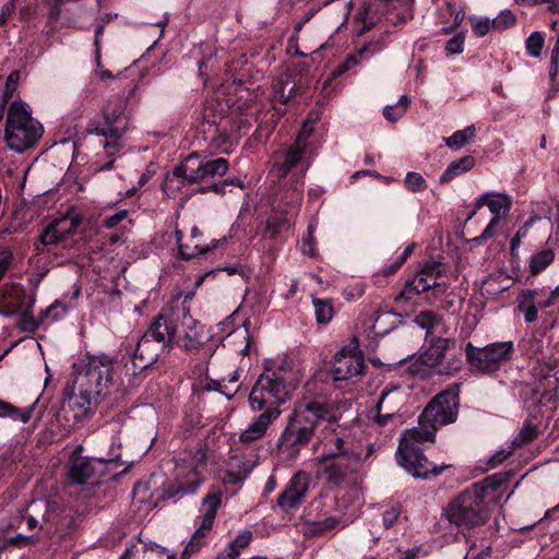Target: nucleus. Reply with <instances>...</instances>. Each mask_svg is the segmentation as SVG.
Here are the masks:
<instances>
[{
	"label": "nucleus",
	"instance_id": "nucleus-22",
	"mask_svg": "<svg viewBox=\"0 0 559 559\" xmlns=\"http://www.w3.org/2000/svg\"><path fill=\"white\" fill-rule=\"evenodd\" d=\"M312 437L313 435L306 427H299L288 421L277 440V451L281 455L293 460L297 457L300 449L307 445Z\"/></svg>",
	"mask_w": 559,
	"mask_h": 559
},
{
	"label": "nucleus",
	"instance_id": "nucleus-52",
	"mask_svg": "<svg viewBox=\"0 0 559 559\" xmlns=\"http://www.w3.org/2000/svg\"><path fill=\"white\" fill-rule=\"evenodd\" d=\"M314 226L309 225L307 228V235L302 239L301 252L305 255L313 257L316 254V242H314Z\"/></svg>",
	"mask_w": 559,
	"mask_h": 559
},
{
	"label": "nucleus",
	"instance_id": "nucleus-35",
	"mask_svg": "<svg viewBox=\"0 0 559 559\" xmlns=\"http://www.w3.org/2000/svg\"><path fill=\"white\" fill-rule=\"evenodd\" d=\"M175 237H176V241L178 245V252H179L180 257L185 260H190L197 255L205 254L211 249H213L217 246V241H214L211 247L210 246L200 247L198 243H195L193 247L183 245L181 242L182 238H183V233L179 229H176Z\"/></svg>",
	"mask_w": 559,
	"mask_h": 559
},
{
	"label": "nucleus",
	"instance_id": "nucleus-27",
	"mask_svg": "<svg viewBox=\"0 0 559 559\" xmlns=\"http://www.w3.org/2000/svg\"><path fill=\"white\" fill-rule=\"evenodd\" d=\"M86 131L90 134L100 135L105 138L103 142V147L109 155H112L114 152L120 148L119 141L122 138V135L120 134V128L114 126L111 127L109 124H106L105 122L100 124L97 121L92 120L88 122Z\"/></svg>",
	"mask_w": 559,
	"mask_h": 559
},
{
	"label": "nucleus",
	"instance_id": "nucleus-31",
	"mask_svg": "<svg viewBox=\"0 0 559 559\" xmlns=\"http://www.w3.org/2000/svg\"><path fill=\"white\" fill-rule=\"evenodd\" d=\"M67 218L56 219L51 222L40 234L39 240L44 246L57 245L67 239L68 234L64 228Z\"/></svg>",
	"mask_w": 559,
	"mask_h": 559
},
{
	"label": "nucleus",
	"instance_id": "nucleus-59",
	"mask_svg": "<svg viewBox=\"0 0 559 559\" xmlns=\"http://www.w3.org/2000/svg\"><path fill=\"white\" fill-rule=\"evenodd\" d=\"M128 216V210H119L104 219V227L114 228Z\"/></svg>",
	"mask_w": 559,
	"mask_h": 559
},
{
	"label": "nucleus",
	"instance_id": "nucleus-57",
	"mask_svg": "<svg viewBox=\"0 0 559 559\" xmlns=\"http://www.w3.org/2000/svg\"><path fill=\"white\" fill-rule=\"evenodd\" d=\"M447 11L453 15L452 27H457L463 22L465 17V12L462 7L456 5L452 2H447Z\"/></svg>",
	"mask_w": 559,
	"mask_h": 559
},
{
	"label": "nucleus",
	"instance_id": "nucleus-28",
	"mask_svg": "<svg viewBox=\"0 0 559 559\" xmlns=\"http://www.w3.org/2000/svg\"><path fill=\"white\" fill-rule=\"evenodd\" d=\"M257 416L253 421L240 433L239 441L242 443H251L262 438L269 427L278 418L275 413L263 412Z\"/></svg>",
	"mask_w": 559,
	"mask_h": 559
},
{
	"label": "nucleus",
	"instance_id": "nucleus-62",
	"mask_svg": "<svg viewBox=\"0 0 559 559\" xmlns=\"http://www.w3.org/2000/svg\"><path fill=\"white\" fill-rule=\"evenodd\" d=\"M171 174H168L165 179V190H171L176 191L179 190L181 187H183L187 183V180L183 176H178L174 181H169Z\"/></svg>",
	"mask_w": 559,
	"mask_h": 559
},
{
	"label": "nucleus",
	"instance_id": "nucleus-33",
	"mask_svg": "<svg viewBox=\"0 0 559 559\" xmlns=\"http://www.w3.org/2000/svg\"><path fill=\"white\" fill-rule=\"evenodd\" d=\"M306 170L304 169L296 179L292 180L289 187L286 189L283 199L285 203L296 212L304 199V178Z\"/></svg>",
	"mask_w": 559,
	"mask_h": 559
},
{
	"label": "nucleus",
	"instance_id": "nucleus-21",
	"mask_svg": "<svg viewBox=\"0 0 559 559\" xmlns=\"http://www.w3.org/2000/svg\"><path fill=\"white\" fill-rule=\"evenodd\" d=\"M310 133L311 128H308L306 121L295 142L285 152L276 156L272 171L278 179L285 178L301 162L306 146L304 138H307Z\"/></svg>",
	"mask_w": 559,
	"mask_h": 559
},
{
	"label": "nucleus",
	"instance_id": "nucleus-3",
	"mask_svg": "<svg viewBox=\"0 0 559 559\" xmlns=\"http://www.w3.org/2000/svg\"><path fill=\"white\" fill-rule=\"evenodd\" d=\"M114 360L107 355L92 356L74 380L78 393L69 396V405L76 411L75 417L85 416L92 403L112 380Z\"/></svg>",
	"mask_w": 559,
	"mask_h": 559
},
{
	"label": "nucleus",
	"instance_id": "nucleus-39",
	"mask_svg": "<svg viewBox=\"0 0 559 559\" xmlns=\"http://www.w3.org/2000/svg\"><path fill=\"white\" fill-rule=\"evenodd\" d=\"M476 136L475 126H468L463 130L455 131L451 136L445 139V144L452 150H460L469 143Z\"/></svg>",
	"mask_w": 559,
	"mask_h": 559
},
{
	"label": "nucleus",
	"instance_id": "nucleus-42",
	"mask_svg": "<svg viewBox=\"0 0 559 559\" xmlns=\"http://www.w3.org/2000/svg\"><path fill=\"white\" fill-rule=\"evenodd\" d=\"M539 435L538 427L531 421H526L520 429L519 433L512 440L513 449L527 444L535 440Z\"/></svg>",
	"mask_w": 559,
	"mask_h": 559
},
{
	"label": "nucleus",
	"instance_id": "nucleus-30",
	"mask_svg": "<svg viewBox=\"0 0 559 559\" xmlns=\"http://www.w3.org/2000/svg\"><path fill=\"white\" fill-rule=\"evenodd\" d=\"M103 118L106 124L120 128V134H124L127 130V120L124 116V102L122 99H110L103 109Z\"/></svg>",
	"mask_w": 559,
	"mask_h": 559
},
{
	"label": "nucleus",
	"instance_id": "nucleus-19",
	"mask_svg": "<svg viewBox=\"0 0 559 559\" xmlns=\"http://www.w3.org/2000/svg\"><path fill=\"white\" fill-rule=\"evenodd\" d=\"M400 1L401 0H369L365 10L359 13L364 23L361 32L364 33L371 29L378 22H381L382 19L394 26L405 23L407 16L404 14L397 13L394 17L391 16V10L395 7V3H400Z\"/></svg>",
	"mask_w": 559,
	"mask_h": 559
},
{
	"label": "nucleus",
	"instance_id": "nucleus-58",
	"mask_svg": "<svg viewBox=\"0 0 559 559\" xmlns=\"http://www.w3.org/2000/svg\"><path fill=\"white\" fill-rule=\"evenodd\" d=\"M33 409H34L33 406L27 407V408H17V407L13 406V411L11 412V415L9 418H11L13 420H19L23 424L28 423L31 420Z\"/></svg>",
	"mask_w": 559,
	"mask_h": 559
},
{
	"label": "nucleus",
	"instance_id": "nucleus-24",
	"mask_svg": "<svg viewBox=\"0 0 559 559\" xmlns=\"http://www.w3.org/2000/svg\"><path fill=\"white\" fill-rule=\"evenodd\" d=\"M559 297V286H557L545 301L537 300V292L534 289H523L516 297V310L524 316L526 323H533L538 318V307L547 308L552 306Z\"/></svg>",
	"mask_w": 559,
	"mask_h": 559
},
{
	"label": "nucleus",
	"instance_id": "nucleus-37",
	"mask_svg": "<svg viewBox=\"0 0 559 559\" xmlns=\"http://www.w3.org/2000/svg\"><path fill=\"white\" fill-rule=\"evenodd\" d=\"M272 96L281 104H287L296 95V85L288 80L277 79L273 83Z\"/></svg>",
	"mask_w": 559,
	"mask_h": 559
},
{
	"label": "nucleus",
	"instance_id": "nucleus-6",
	"mask_svg": "<svg viewBox=\"0 0 559 559\" xmlns=\"http://www.w3.org/2000/svg\"><path fill=\"white\" fill-rule=\"evenodd\" d=\"M488 486L476 483L464 489L443 510L442 516L461 530H472L486 524L490 519V507L486 501Z\"/></svg>",
	"mask_w": 559,
	"mask_h": 559
},
{
	"label": "nucleus",
	"instance_id": "nucleus-53",
	"mask_svg": "<svg viewBox=\"0 0 559 559\" xmlns=\"http://www.w3.org/2000/svg\"><path fill=\"white\" fill-rule=\"evenodd\" d=\"M472 31L478 36L483 37L490 31H493L492 20L487 17H479L472 21Z\"/></svg>",
	"mask_w": 559,
	"mask_h": 559
},
{
	"label": "nucleus",
	"instance_id": "nucleus-47",
	"mask_svg": "<svg viewBox=\"0 0 559 559\" xmlns=\"http://www.w3.org/2000/svg\"><path fill=\"white\" fill-rule=\"evenodd\" d=\"M493 31H504L516 24V15L511 10H502L492 19Z\"/></svg>",
	"mask_w": 559,
	"mask_h": 559
},
{
	"label": "nucleus",
	"instance_id": "nucleus-64",
	"mask_svg": "<svg viewBox=\"0 0 559 559\" xmlns=\"http://www.w3.org/2000/svg\"><path fill=\"white\" fill-rule=\"evenodd\" d=\"M513 450L514 449L512 447L511 450H501L493 454L489 460V464L491 465V467H496L498 464L502 463L507 457L511 455Z\"/></svg>",
	"mask_w": 559,
	"mask_h": 559
},
{
	"label": "nucleus",
	"instance_id": "nucleus-11",
	"mask_svg": "<svg viewBox=\"0 0 559 559\" xmlns=\"http://www.w3.org/2000/svg\"><path fill=\"white\" fill-rule=\"evenodd\" d=\"M362 455H326L316 459L318 477L330 487H340L354 480L360 465Z\"/></svg>",
	"mask_w": 559,
	"mask_h": 559
},
{
	"label": "nucleus",
	"instance_id": "nucleus-43",
	"mask_svg": "<svg viewBox=\"0 0 559 559\" xmlns=\"http://www.w3.org/2000/svg\"><path fill=\"white\" fill-rule=\"evenodd\" d=\"M346 525H347V523L345 521H343L342 518L331 515L323 520L313 521L310 524V528H311V532L314 534H323V533L331 531L333 528H336L338 526L345 527Z\"/></svg>",
	"mask_w": 559,
	"mask_h": 559
},
{
	"label": "nucleus",
	"instance_id": "nucleus-45",
	"mask_svg": "<svg viewBox=\"0 0 559 559\" xmlns=\"http://www.w3.org/2000/svg\"><path fill=\"white\" fill-rule=\"evenodd\" d=\"M252 539L251 531H243L239 533L228 545L227 550L229 551V556L231 558H237L239 556V550L247 547Z\"/></svg>",
	"mask_w": 559,
	"mask_h": 559
},
{
	"label": "nucleus",
	"instance_id": "nucleus-1",
	"mask_svg": "<svg viewBox=\"0 0 559 559\" xmlns=\"http://www.w3.org/2000/svg\"><path fill=\"white\" fill-rule=\"evenodd\" d=\"M177 296L151 322L142 337L136 343L132 358L126 367L133 374H138L155 364L160 354L169 350L177 338L175 312Z\"/></svg>",
	"mask_w": 559,
	"mask_h": 559
},
{
	"label": "nucleus",
	"instance_id": "nucleus-40",
	"mask_svg": "<svg viewBox=\"0 0 559 559\" xmlns=\"http://www.w3.org/2000/svg\"><path fill=\"white\" fill-rule=\"evenodd\" d=\"M294 222L287 216H272L267 218L265 226V237L276 238L283 230L288 229Z\"/></svg>",
	"mask_w": 559,
	"mask_h": 559
},
{
	"label": "nucleus",
	"instance_id": "nucleus-20",
	"mask_svg": "<svg viewBox=\"0 0 559 559\" xmlns=\"http://www.w3.org/2000/svg\"><path fill=\"white\" fill-rule=\"evenodd\" d=\"M35 301V294L27 295L22 285H5L0 290V314L12 317L24 309L33 310Z\"/></svg>",
	"mask_w": 559,
	"mask_h": 559
},
{
	"label": "nucleus",
	"instance_id": "nucleus-12",
	"mask_svg": "<svg viewBox=\"0 0 559 559\" xmlns=\"http://www.w3.org/2000/svg\"><path fill=\"white\" fill-rule=\"evenodd\" d=\"M228 171V162L224 157L206 159L200 153L189 154L175 169L169 181H174L178 176H183L187 183L194 185L216 176H224Z\"/></svg>",
	"mask_w": 559,
	"mask_h": 559
},
{
	"label": "nucleus",
	"instance_id": "nucleus-16",
	"mask_svg": "<svg viewBox=\"0 0 559 559\" xmlns=\"http://www.w3.org/2000/svg\"><path fill=\"white\" fill-rule=\"evenodd\" d=\"M290 423L306 427L308 431L314 435L316 428L321 423L335 424V414L332 406L328 403L320 401H305L299 403L293 415L289 417Z\"/></svg>",
	"mask_w": 559,
	"mask_h": 559
},
{
	"label": "nucleus",
	"instance_id": "nucleus-51",
	"mask_svg": "<svg viewBox=\"0 0 559 559\" xmlns=\"http://www.w3.org/2000/svg\"><path fill=\"white\" fill-rule=\"evenodd\" d=\"M20 313V320H19V329L22 332L26 333H34L37 329L40 322L39 320H36L33 314L32 310H22Z\"/></svg>",
	"mask_w": 559,
	"mask_h": 559
},
{
	"label": "nucleus",
	"instance_id": "nucleus-46",
	"mask_svg": "<svg viewBox=\"0 0 559 559\" xmlns=\"http://www.w3.org/2000/svg\"><path fill=\"white\" fill-rule=\"evenodd\" d=\"M414 322L423 330L429 331L441 323V318L432 312V311H421L419 312Z\"/></svg>",
	"mask_w": 559,
	"mask_h": 559
},
{
	"label": "nucleus",
	"instance_id": "nucleus-18",
	"mask_svg": "<svg viewBox=\"0 0 559 559\" xmlns=\"http://www.w3.org/2000/svg\"><path fill=\"white\" fill-rule=\"evenodd\" d=\"M364 368L365 359L361 352L357 346H348L335 354L330 373L335 382L345 381L361 373Z\"/></svg>",
	"mask_w": 559,
	"mask_h": 559
},
{
	"label": "nucleus",
	"instance_id": "nucleus-29",
	"mask_svg": "<svg viewBox=\"0 0 559 559\" xmlns=\"http://www.w3.org/2000/svg\"><path fill=\"white\" fill-rule=\"evenodd\" d=\"M449 344V338H433L429 347L420 354L421 362L436 371L439 364L442 362V360L445 358Z\"/></svg>",
	"mask_w": 559,
	"mask_h": 559
},
{
	"label": "nucleus",
	"instance_id": "nucleus-36",
	"mask_svg": "<svg viewBox=\"0 0 559 559\" xmlns=\"http://www.w3.org/2000/svg\"><path fill=\"white\" fill-rule=\"evenodd\" d=\"M236 340H238L240 344H243V346L238 349L235 348V350L241 355H248L251 337L249 330L245 324L229 332L227 337L224 340L226 343H223V346L236 344Z\"/></svg>",
	"mask_w": 559,
	"mask_h": 559
},
{
	"label": "nucleus",
	"instance_id": "nucleus-38",
	"mask_svg": "<svg viewBox=\"0 0 559 559\" xmlns=\"http://www.w3.org/2000/svg\"><path fill=\"white\" fill-rule=\"evenodd\" d=\"M554 259L555 252L551 249H542L537 251L530 259L531 274H539L552 263Z\"/></svg>",
	"mask_w": 559,
	"mask_h": 559
},
{
	"label": "nucleus",
	"instance_id": "nucleus-17",
	"mask_svg": "<svg viewBox=\"0 0 559 559\" xmlns=\"http://www.w3.org/2000/svg\"><path fill=\"white\" fill-rule=\"evenodd\" d=\"M323 452L326 455H361L354 443V439L349 431L337 424L324 427V436L322 439Z\"/></svg>",
	"mask_w": 559,
	"mask_h": 559
},
{
	"label": "nucleus",
	"instance_id": "nucleus-44",
	"mask_svg": "<svg viewBox=\"0 0 559 559\" xmlns=\"http://www.w3.org/2000/svg\"><path fill=\"white\" fill-rule=\"evenodd\" d=\"M462 368V360L456 355L447 356L442 360V362L439 364V366L436 369V373L441 376H454L456 372H459Z\"/></svg>",
	"mask_w": 559,
	"mask_h": 559
},
{
	"label": "nucleus",
	"instance_id": "nucleus-13",
	"mask_svg": "<svg viewBox=\"0 0 559 559\" xmlns=\"http://www.w3.org/2000/svg\"><path fill=\"white\" fill-rule=\"evenodd\" d=\"M118 461L119 455L108 459L75 457L70 465L69 478L73 484L97 486L112 477L109 468Z\"/></svg>",
	"mask_w": 559,
	"mask_h": 559
},
{
	"label": "nucleus",
	"instance_id": "nucleus-55",
	"mask_svg": "<svg viewBox=\"0 0 559 559\" xmlns=\"http://www.w3.org/2000/svg\"><path fill=\"white\" fill-rule=\"evenodd\" d=\"M13 259L14 257L11 250L7 248L0 249V281L12 265Z\"/></svg>",
	"mask_w": 559,
	"mask_h": 559
},
{
	"label": "nucleus",
	"instance_id": "nucleus-8",
	"mask_svg": "<svg viewBox=\"0 0 559 559\" xmlns=\"http://www.w3.org/2000/svg\"><path fill=\"white\" fill-rule=\"evenodd\" d=\"M193 292L177 295L175 320L177 325V338L175 344L186 352H197L210 340L205 326L191 316L190 302Z\"/></svg>",
	"mask_w": 559,
	"mask_h": 559
},
{
	"label": "nucleus",
	"instance_id": "nucleus-60",
	"mask_svg": "<svg viewBox=\"0 0 559 559\" xmlns=\"http://www.w3.org/2000/svg\"><path fill=\"white\" fill-rule=\"evenodd\" d=\"M404 109L402 106L396 105H388L383 109L384 117L392 122L397 121L404 115Z\"/></svg>",
	"mask_w": 559,
	"mask_h": 559
},
{
	"label": "nucleus",
	"instance_id": "nucleus-48",
	"mask_svg": "<svg viewBox=\"0 0 559 559\" xmlns=\"http://www.w3.org/2000/svg\"><path fill=\"white\" fill-rule=\"evenodd\" d=\"M540 217L537 215L531 216L515 233L510 242L511 252L514 253L521 245V241L527 236L530 228L535 222L539 221Z\"/></svg>",
	"mask_w": 559,
	"mask_h": 559
},
{
	"label": "nucleus",
	"instance_id": "nucleus-25",
	"mask_svg": "<svg viewBox=\"0 0 559 559\" xmlns=\"http://www.w3.org/2000/svg\"><path fill=\"white\" fill-rule=\"evenodd\" d=\"M511 198L506 193L491 192L488 199L487 206L492 214V217L481 235L476 237L475 241H486L492 238L497 233V226L503 216L508 214L511 209Z\"/></svg>",
	"mask_w": 559,
	"mask_h": 559
},
{
	"label": "nucleus",
	"instance_id": "nucleus-14",
	"mask_svg": "<svg viewBox=\"0 0 559 559\" xmlns=\"http://www.w3.org/2000/svg\"><path fill=\"white\" fill-rule=\"evenodd\" d=\"M460 396L455 391H443L437 394L420 415L426 425L437 427L454 423L457 419Z\"/></svg>",
	"mask_w": 559,
	"mask_h": 559
},
{
	"label": "nucleus",
	"instance_id": "nucleus-7",
	"mask_svg": "<svg viewBox=\"0 0 559 559\" xmlns=\"http://www.w3.org/2000/svg\"><path fill=\"white\" fill-rule=\"evenodd\" d=\"M44 128L32 117L29 106L22 100H13L7 114L4 139L10 150L23 153L41 138Z\"/></svg>",
	"mask_w": 559,
	"mask_h": 559
},
{
	"label": "nucleus",
	"instance_id": "nucleus-49",
	"mask_svg": "<svg viewBox=\"0 0 559 559\" xmlns=\"http://www.w3.org/2000/svg\"><path fill=\"white\" fill-rule=\"evenodd\" d=\"M404 185L412 192H421L428 187L426 179L416 171H409L406 174Z\"/></svg>",
	"mask_w": 559,
	"mask_h": 559
},
{
	"label": "nucleus",
	"instance_id": "nucleus-61",
	"mask_svg": "<svg viewBox=\"0 0 559 559\" xmlns=\"http://www.w3.org/2000/svg\"><path fill=\"white\" fill-rule=\"evenodd\" d=\"M400 516V509L396 507H391L390 509H386L382 513V522L383 525L389 528L395 524Z\"/></svg>",
	"mask_w": 559,
	"mask_h": 559
},
{
	"label": "nucleus",
	"instance_id": "nucleus-2",
	"mask_svg": "<svg viewBox=\"0 0 559 559\" xmlns=\"http://www.w3.org/2000/svg\"><path fill=\"white\" fill-rule=\"evenodd\" d=\"M437 430V427L426 425L423 415H419L418 426L404 430L400 437L396 463L415 478L429 480L452 467V464L431 462L419 447L424 442H435Z\"/></svg>",
	"mask_w": 559,
	"mask_h": 559
},
{
	"label": "nucleus",
	"instance_id": "nucleus-32",
	"mask_svg": "<svg viewBox=\"0 0 559 559\" xmlns=\"http://www.w3.org/2000/svg\"><path fill=\"white\" fill-rule=\"evenodd\" d=\"M475 166V158L471 155L463 156L457 158L449 164L447 169L440 176V182L447 183L453 180L455 177L465 174L473 169Z\"/></svg>",
	"mask_w": 559,
	"mask_h": 559
},
{
	"label": "nucleus",
	"instance_id": "nucleus-23",
	"mask_svg": "<svg viewBox=\"0 0 559 559\" xmlns=\"http://www.w3.org/2000/svg\"><path fill=\"white\" fill-rule=\"evenodd\" d=\"M309 485L310 477L306 472L295 473L277 498L280 508L285 511L297 509L304 502Z\"/></svg>",
	"mask_w": 559,
	"mask_h": 559
},
{
	"label": "nucleus",
	"instance_id": "nucleus-34",
	"mask_svg": "<svg viewBox=\"0 0 559 559\" xmlns=\"http://www.w3.org/2000/svg\"><path fill=\"white\" fill-rule=\"evenodd\" d=\"M402 393L397 388L383 391L376 406L377 412H391L400 414Z\"/></svg>",
	"mask_w": 559,
	"mask_h": 559
},
{
	"label": "nucleus",
	"instance_id": "nucleus-15",
	"mask_svg": "<svg viewBox=\"0 0 559 559\" xmlns=\"http://www.w3.org/2000/svg\"><path fill=\"white\" fill-rule=\"evenodd\" d=\"M222 503V493H207L202 499V521L195 532L192 534L190 540L181 552L180 559H190L193 554H197L205 544V538L211 532L217 510Z\"/></svg>",
	"mask_w": 559,
	"mask_h": 559
},
{
	"label": "nucleus",
	"instance_id": "nucleus-63",
	"mask_svg": "<svg viewBox=\"0 0 559 559\" xmlns=\"http://www.w3.org/2000/svg\"><path fill=\"white\" fill-rule=\"evenodd\" d=\"M396 417H400V414L391 412H377V415L374 416V423L382 427L388 425Z\"/></svg>",
	"mask_w": 559,
	"mask_h": 559
},
{
	"label": "nucleus",
	"instance_id": "nucleus-5",
	"mask_svg": "<svg viewBox=\"0 0 559 559\" xmlns=\"http://www.w3.org/2000/svg\"><path fill=\"white\" fill-rule=\"evenodd\" d=\"M287 361L276 368H265L259 376L249 394V405L254 412L275 413L280 417V406L289 399V383L296 381Z\"/></svg>",
	"mask_w": 559,
	"mask_h": 559
},
{
	"label": "nucleus",
	"instance_id": "nucleus-50",
	"mask_svg": "<svg viewBox=\"0 0 559 559\" xmlns=\"http://www.w3.org/2000/svg\"><path fill=\"white\" fill-rule=\"evenodd\" d=\"M526 51L532 57H539L544 47V37L540 32H533L525 43Z\"/></svg>",
	"mask_w": 559,
	"mask_h": 559
},
{
	"label": "nucleus",
	"instance_id": "nucleus-26",
	"mask_svg": "<svg viewBox=\"0 0 559 559\" xmlns=\"http://www.w3.org/2000/svg\"><path fill=\"white\" fill-rule=\"evenodd\" d=\"M80 295L81 288L78 285H73L72 290L64 294L61 300H56L40 312V322L45 323L48 319H50L51 322H56L64 318L71 309L75 308Z\"/></svg>",
	"mask_w": 559,
	"mask_h": 559
},
{
	"label": "nucleus",
	"instance_id": "nucleus-9",
	"mask_svg": "<svg viewBox=\"0 0 559 559\" xmlns=\"http://www.w3.org/2000/svg\"><path fill=\"white\" fill-rule=\"evenodd\" d=\"M445 274V265L439 261H428L425 265L417 271V273L408 278L401 293L396 296V301H409L416 295L432 290L433 298L437 299L442 296L449 288V284L444 281H439Z\"/></svg>",
	"mask_w": 559,
	"mask_h": 559
},
{
	"label": "nucleus",
	"instance_id": "nucleus-56",
	"mask_svg": "<svg viewBox=\"0 0 559 559\" xmlns=\"http://www.w3.org/2000/svg\"><path fill=\"white\" fill-rule=\"evenodd\" d=\"M358 59L355 56H348L342 63H340L332 72L334 78H338L346 73L348 70L353 69L358 64Z\"/></svg>",
	"mask_w": 559,
	"mask_h": 559
},
{
	"label": "nucleus",
	"instance_id": "nucleus-10",
	"mask_svg": "<svg viewBox=\"0 0 559 559\" xmlns=\"http://www.w3.org/2000/svg\"><path fill=\"white\" fill-rule=\"evenodd\" d=\"M514 354L512 341L496 342L484 347L472 343L465 346L466 360L471 367L483 374H491L509 362Z\"/></svg>",
	"mask_w": 559,
	"mask_h": 559
},
{
	"label": "nucleus",
	"instance_id": "nucleus-41",
	"mask_svg": "<svg viewBox=\"0 0 559 559\" xmlns=\"http://www.w3.org/2000/svg\"><path fill=\"white\" fill-rule=\"evenodd\" d=\"M316 320L320 324L329 323L334 316V308L330 300L313 298Z\"/></svg>",
	"mask_w": 559,
	"mask_h": 559
},
{
	"label": "nucleus",
	"instance_id": "nucleus-4",
	"mask_svg": "<svg viewBox=\"0 0 559 559\" xmlns=\"http://www.w3.org/2000/svg\"><path fill=\"white\" fill-rule=\"evenodd\" d=\"M206 465V450L202 445L199 444L187 451L176 462L175 478L163 484L157 490L156 500L177 502L185 497L195 495L204 483Z\"/></svg>",
	"mask_w": 559,
	"mask_h": 559
},
{
	"label": "nucleus",
	"instance_id": "nucleus-54",
	"mask_svg": "<svg viewBox=\"0 0 559 559\" xmlns=\"http://www.w3.org/2000/svg\"><path fill=\"white\" fill-rule=\"evenodd\" d=\"M465 36L463 33L454 35L447 41L445 50L449 55H459L464 50Z\"/></svg>",
	"mask_w": 559,
	"mask_h": 559
}]
</instances>
